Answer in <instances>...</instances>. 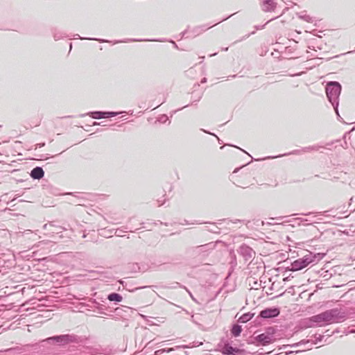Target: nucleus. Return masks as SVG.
<instances>
[{
    "label": "nucleus",
    "instance_id": "obj_1",
    "mask_svg": "<svg viewBox=\"0 0 355 355\" xmlns=\"http://www.w3.org/2000/svg\"><path fill=\"white\" fill-rule=\"evenodd\" d=\"M349 311L346 309L333 308L319 313V319L324 327L331 324L341 323L349 317Z\"/></svg>",
    "mask_w": 355,
    "mask_h": 355
},
{
    "label": "nucleus",
    "instance_id": "obj_2",
    "mask_svg": "<svg viewBox=\"0 0 355 355\" xmlns=\"http://www.w3.org/2000/svg\"><path fill=\"white\" fill-rule=\"evenodd\" d=\"M325 256V253L309 252L303 257L291 263V266L285 268L286 271H298L307 267L311 263H317Z\"/></svg>",
    "mask_w": 355,
    "mask_h": 355
},
{
    "label": "nucleus",
    "instance_id": "obj_3",
    "mask_svg": "<svg viewBox=\"0 0 355 355\" xmlns=\"http://www.w3.org/2000/svg\"><path fill=\"white\" fill-rule=\"evenodd\" d=\"M83 341L82 336L73 334H60L44 339L41 343L57 345L60 347L65 346L70 343H80Z\"/></svg>",
    "mask_w": 355,
    "mask_h": 355
},
{
    "label": "nucleus",
    "instance_id": "obj_4",
    "mask_svg": "<svg viewBox=\"0 0 355 355\" xmlns=\"http://www.w3.org/2000/svg\"><path fill=\"white\" fill-rule=\"evenodd\" d=\"M342 91V85L338 81H329L325 86V93L329 102L334 110L339 106V97Z\"/></svg>",
    "mask_w": 355,
    "mask_h": 355
},
{
    "label": "nucleus",
    "instance_id": "obj_5",
    "mask_svg": "<svg viewBox=\"0 0 355 355\" xmlns=\"http://www.w3.org/2000/svg\"><path fill=\"white\" fill-rule=\"evenodd\" d=\"M276 329L272 327L266 328L265 332L254 336L253 339L257 346H266L272 343L275 341L274 335Z\"/></svg>",
    "mask_w": 355,
    "mask_h": 355
},
{
    "label": "nucleus",
    "instance_id": "obj_6",
    "mask_svg": "<svg viewBox=\"0 0 355 355\" xmlns=\"http://www.w3.org/2000/svg\"><path fill=\"white\" fill-rule=\"evenodd\" d=\"M215 247L216 244L214 242H209L204 245L191 247L187 250V253L193 258L198 257H205L209 254L210 252L213 250Z\"/></svg>",
    "mask_w": 355,
    "mask_h": 355
},
{
    "label": "nucleus",
    "instance_id": "obj_7",
    "mask_svg": "<svg viewBox=\"0 0 355 355\" xmlns=\"http://www.w3.org/2000/svg\"><path fill=\"white\" fill-rule=\"evenodd\" d=\"M218 348L223 355H243L245 352L243 349L232 347L231 343L225 338L220 339Z\"/></svg>",
    "mask_w": 355,
    "mask_h": 355
},
{
    "label": "nucleus",
    "instance_id": "obj_8",
    "mask_svg": "<svg viewBox=\"0 0 355 355\" xmlns=\"http://www.w3.org/2000/svg\"><path fill=\"white\" fill-rule=\"evenodd\" d=\"M237 252L243 258L245 261H251L256 254L254 250L245 243H243L239 246Z\"/></svg>",
    "mask_w": 355,
    "mask_h": 355
},
{
    "label": "nucleus",
    "instance_id": "obj_9",
    "mask_svg": "<svg viewBox=\"0 0 355 355\" xmlns=\"http://www.w3.org/2000/svg\"><path fill=\"white\" fill-rule=\"evenodd\" d=\"M280 314V308L278 306L267 307L259 312V317L263 319H272Z\"/></svg>",
    "mask_w": 355,
    "mask_h": 355
},
{
    "label": "nucleus",
    "instance_id": "obj_10",
    "mask_svg": "<svg viewBox=\"0 0 355 355\" xmlns=\"http://www.w3.org/2000/svg\"><path fill=\"white\" fill-rule=\"evenodd\" d=\"M319 318L320 315L318 313L311 317L304 319L302 322L303 327L307 329L315 327H322V324L321 323V320L319 319Z\"/></svg>",
    "mask_w": 355,
    "mask_h": 355
},
{
    "label": "nucleus",
    "instance_id": "obj_11",
    "mask_svg": "<svg viewBox=\"0 0 355 355\" xmlns=\"http://www.w3.org/2000/svg\"><path fill=\"white\" fill-rule=\"evenodd\" d=\"M88 302L89 303L87 304V306L93 309L94 311H97V313L99 314L107 315L105 312V310H107V307L104 304L98 302L96 299L90 298L88 300Z\"/></svg>",
    "mask_w": 355,
    "mask_h": 355
},
{
    "label": "nucleus",
    "instance_id": "obj_12",
    "mask_svg": "<svg viewBox=\"0 0 355 355\" xmlns=\"http://www.w3.org/2000/svg\"><path fill=\"white\" fill-rule=\"evenodd\" d=\"M235 13L227 16V17L223 19L221 21H218V22L216 23L215 24H214L212 26H207V25H205V24L196 26L189 33H191L193 37H196V36L200 35V33H202V32H205V31H207L209 28H211L212 26H215V25L222 22L223 21L227 20V19L230 18Z\"/></svg>",
    "mask_w": 355,
    "mask_h": 355
},
{
    "label": "nucleus",
    "instance_id": "obj_13",
    "mask_svg": "<svg viewBox=\"0 0 355 355\" xmlns=\"http://www.w3.org/2000/svg\"><path fill=\"white\" fill-rule=\"evenodd\" d=\"M67 194L71 195L77 199V200L73 201V203H76L78 205H83L84 202L88 199V197L89 196V193L79 192H71L67 193Z\"/></svg>",
    "mask_w": 355,
    "mask_h": 355
},
{
    "label": "nucleus",
    "instance_id": "obj_14",
    "mask_svg": "<svg viewBox=\"0 0 355 355\" xmlns=\"http://www.w3.org/2000/svg\"><path fill=\"white\" fill-rule=\"evenodd\" d=\"M85 116H89L92 119H107V111H90L85 114H80V117H84Z\"/></svg>",
    "mask_w": 355,
    "mask_h": 355
},
{
    "label": "nucleus",
    "instance_id": "obj_15",
    "mask_svg": "<svg viewBox=\"0 0 355 355\" xmlns=\"http://www.w3.org/2000/svg\"><path fill=\"white\" fill-rule=\"evenodd\" d=\"M30 175L33 180H40L44 175V171L41 166H35L31 170Z\"/></svg>",
    "mask_w": 355,
    "mask_h": 355
},
{
    "label": "nucleus",
    "instance_id": "obj_16",
    "mask_svg": "<svg viewBox=\"0 0 355 355\" xmlns=\"http://www.w3.org/2000/svg\"><path fill=\"white\" fill-rule=\"evenodd\" d=\"M263 10L266 12H270L276 8L277 3L274 0H262Z\"/></svg>",
    "mask_w": 355,
    "mask_h": 355
},
{
    "label": "nucleus",
    "instance_id": "obj_17",
    "mask_svg": "<svg viewBox=\"0 0 355 355\" xmlns=\"http://www.w3.org/2000/svg\"><path fill=\"white\" fill-rule=\"evenodd\" d=\"M106 299L110 302H114L115 304H117L123 300V297L121 294L113 292L108 294Z\"/></svg>",
    "mask_w": 355,
    "mask_h": 355
},
{
    "label": "nucleus",
    "instance_id": "obj_18",
    "mask_svg": "<svg viewBox=\"0 0 355 355\" xmlns=\"http://www.w3.org/2000/svg\"><path fill=\"white\" fill-rule=\"evenodd\" d=\"M132 311V309L128 306H122L121 307H117L114 309V313L116 315H120L121 317L126 316L124 313H128Z\"/></svg>",
    "mask_w": 355,
    "mask_h": 355
},
{
    "label": "nucleus",
    "instance_id": "obj_19",
    "mask_svg": "<svg viewBox=\"0 0 355 355\" xmlns=\"http://www.w3.org/2000/svg\"><path fill=\"white\" fill-rule=\"evenodd\" d=\"M254 315V313L248 312L242 314L238 319V322L241 323H246L250 321Z\"/></svg>",
    "mask_w": 355,
    "mask_h": 355
},
{
    "label": "nucleus",
    "instance_id": "obj_20",
    "mask_svg": "<svg viewBox=\"0 0 355 355\" xmlns=\"http://www.w3.org/2000/svg\"><path fill=\"white\" fill-rule=\"evenodd\" d=\"M231 334L234 337H238L242 331V327L238 324H233L230 329Z\"/></svg>",
    "mask_w": 355,
    "mask_h": 355
},
{
    "label": "nucleus",
    "instance_id": "obj_21",
    "mask_svg": "<svg viewBox=\"0 0 355 355\" xmlns=\"http://www.w3.org/2000/svg\"><path fill=\"white\" fill-rule=\"evenodd\" d=\"M119 282L120 284H121L124 289L130 291V292H135V291H137L139 289L145 288L148 286H139V287H135V288H128V283L125 282L123 280L120 279L119 280Z\"/></svg>",
    "mask_w": 355,
    "mask_h": 355
},
{
    "label": "nucleus",
    "instance_id": "obj_22",
    "mask_svg": "<svg viewBox=\"0 0 355 355\" xmlns=\"http://www.w3.org/2000/svg\"><path fill=\"white\" fill-rule=\"evenodd\" d=\"M303 153V150H302V148L301 149H296V150H294L293 151H291L288 153H284L283 155H279L277 156H274V157H268V158H277V157H283V156H288V155H300L301 153Z\"/></svg>",
    "mask_w": 355,
    "mask_h": 355
},
{
    "label": "nucleus",
    "instance_id": "obj_23",
    "mask_svg": "<svg viewBox=\"0 0 355 355\" xmlns=\"http://www.w3.org/2000/svg\"><path fill=\"white\" fill-rule=\"evenodd\" d=\"M297 15L300 19H303L307 22H309V23L313 22V17L306 15L304 11L297 13Z\"/></svg>",
    "mask_w": 355,
    "mask_h": 355
},
{
    "label": "nucleus",
    "instance_id": "obj_24",
    "mask_svg": "<svg viewBox=\"0 0 355 355\" xmlns=\"http://www.w3.org/2000/svg\"><path fill=\"white\" fill-rule=\"evenodd\" d=\"M309 343V340H302L301 341H300L298 343H294V344L290 345V347H297L301 345L302 344H306V343ZM288 347H289V345H282L279 348V349H285Z\"/></svg>",
    "mask_w": 355,
    "mask_h": 355
},
{
    "label": "nucleus",
    "instance_id": "obj_25",
    "mask_svg": "<svg viewBox=\"0 0 355 355\" xmlns=\"http://www.w3.org/2000/svg\"><path fill=\"white\" fill-rule=\"evenodd\" d=\"M76 38H79L80 40H96L99 42L100 43L110 42V41L105 39H98L94 37H81L78 34L75 35Z\"/></svg>",
    "mask_w": 355,
    "mask_h": 355
},
{
    "label": "nucleus",
    "instance_id": "obj_26",
    "mask_svg": "<svg viewBox=\"0 0 355 355\" xmlns=\"http://www.w3.org/2000/svg\"><path fill=\"white\" fill-rule=\"evenodd\" d=\"M53 37L55 41H58V40L64 37L65 35L62 33H61L60 31H57L56 30H54L53 32Z\"/></svg>",
    "mask_w": 355,
    "mask_h": 355
},
{
    "label": "nucleus",
    "instance_id": "obj_27",
    "mask_svg": "<svg viewBox=\"0 0 355 355\" xmlns=\"http://www.w3.org/2000/svg\"><path fill=\"white\" fill-rule=\"evenodd\" d=\"M319 148H320V146H311L302 148V150H303V153H308V152H311L312 150H318Z\"/></svg>",
    "mask_w": 355,
    "mask_h": 355
},
{
    "label": "nucleus",
    "instance_id": "obj_28",
    "mask_svg": "<svg viewBox=\"0 0 355 355\" xmlns=\"http://www.w3.org/2000/svg\"><path fill=\"white\" fill-rule=\"evenodd\" d=\"M52 227L53 229L51 230L50 232L53 233V234H54V233L59 234V233L62 232V231L63 230H64V227H62L61 226H55V225H54V227Z\"/></svg>",
    "mask_w": 355,
    "mask_h": 355
},
{
    "label": "nucleus",
    "instance_id": "obj_29",
    "mask_svg": "<svg viewBox=\"0 0 355 355\" xmlns=\"http://www.w3.org/2000/svg\"><path fill=\"white\" fill-rule=\"evenodd\" d=\"M324 335H321V334H315L313 335V337L315 338V340L313 341V344H317L319 342H321L324 338Z\"/></svg>",
    "mask_w": 355,
    "mask_h": 355
},
{
    "label": "nucleus",
    "instance_id": "obj_30",
    "mask_svg": "<svg viewBox=\"0 0 355 355\" xmlns=\"http://www.w3.org/2000/svg\"><path fill=\"white\" fill-rule=\"evenodd\" d=\"M140 41H150L149 40H139V39H128L125 41H122L123 42H140ZM151 41H157L156 40H152ZM121 41H115L114 44H116L119 42H121Z\"/></svg>",
    "mask_w": 355,
    "mask_h": 355
},
{
    "label": "nucleus",
    "instance_id": "obj_31",
    "mask_svg": "<svg viewBox=\"0 0 355 355\" xmlns=\"http://www.w3.org/2000/svg\"><path fill=\"white\" fill-rule=\"evenodd\" d=\"M200 130L202 131L205 133L214 136L215 137H216V139H217V140H218L219 144H222L223 143V141L216 135H215L214 133L211 132H209V131H208L207 130H205L203 128H201Z\"/></svg>",
    "mask_w": 355,
    "mask_h": 355
},
{
    "label": "nucleus",
    "instance_id": "obj_32",
    "mask_svg": "<svg viewBox=\"0 0 355 355\" xmlns=\"http://www.w3.org/2000/svg\"><path fill=\"white\" fill-rule=\"evenodd\" d=\"M120 114L119 112L107 111V117L112 118L118 116Z\"/></svg>",
    "mask_w": 355,
    "mask_h": 355
},
{
    "label": "nucleus",
    "instance_id": "obj_33",
    "mask_svg": "<svg viewBox=\"0 0 355 355\" xmlns=\"http://www.w3.org/2000/svg\"><path fill=\"white\" fill-rule=\"evenodd\" d=\"M123 228H124V230H119V229L116 230V232H115V234L117 236H121V232H132V230H128V228L127 227H125Z\"/></svg>",
    "mask_w": 355,
    "mask_h": 355
},
{
    "label": "nucleus",
    "instance_id": "obj_34",
    "mask_svg": "<svg viewBox=\"0 0 355 355\" xmlns=\"http://www.w3.org/2000/svg\"><path fill=\"white\" fill-rule=\"evenodd\" d=\"M54 227V222L53 221L50 222L49 223H46V224L44 225L43 229L50 232L51 230L49 229V227Z\"/></svg>",
    "mask_w": 355,
    "mask_h": 355
},
{
    "label": "nucleus",
    "instance_id": "obj_35",
    "mask_svg": "<svg viewBox=\"0 0 355 355\" xmlns=\"http://www.w3.org/2000/svg\"><path fill=\"white\" fill-rule=\"evenodd\" d=\"M177 282H175L173 285V286H166V285H162V286H159L160 288H171V289H174V288H176L178 286L180 287L179 285H177L176 284Z\"/></svg>",
    "mask_w": 355,
    "mask_h": 355
},
{
    "label": "nucleus",
    "instance_id": "obj_36",
    "mask_svg": "<svg viewBox=\"0 0 355 355\" xmlns=\"http://www.w3.org/2000/svg\"><path fill=\"white\" fill-rule=\"evenodd\" d=\"M220 229L219 227H218L217 226H215L214 229H209L207 230L209 232L214 233V234H220Z\"/></svg>",
    "mask_w": 355,
    "mask_h": 355
},
{
    "label": "nucleus",
    "instance_id": "obj_37",
    "mask_svg": "<svg viewBox=\"0 0 355 355\" xmlns=\"http://www.w3.org/2000/svg\"><path fill=\"white\" fill-rule=\"evenodd\" d=\"M167 121H168V118L166 114L162 115L159 119V121L161 123H166Z\"/></svg>",
    "mask_w": 355,
    "mask_h": 355
},
{
    "label": "nucleus",
    "instance_id": "obj_38",
    "mask_svg": "<svg viewBox=\"0 0 355 355\" xmlns=\"http://www.w3.org/2000/svg\"><path fill=\"white\" fill-rule=\"evenodd\" d=\"M254 31L252 32L251 33H249V34H247V35H244V36H243L242 38H241L240 40H236V41L234 42H233V44H236V43H237V42H241V41H242V40H243L247 39V38H248V37L251 34H254Z\"/></svg>",
    "mask_w": 355,
    "mask_h": 355
},
{
    "label": "nucleus",
    "instance_id": "obj_39",
    "mask_svg": "<svg viewBox=\"0 0 355 355\" xmlns=\"http://www.w3.org/2000/svg\"><path fill=\"white\" fill-rule=\"evenodd\" d=\"M336 114V116H337V119L340 121H343V119L342 117L340 116V114H339V111H338V107H337V110H334Z\"/></svg>",
    "mask_w": 355,
    "mask_h": 355
},
{
    "label": "nucleus",
    "instance_id": "obj_40",
    "mask_svg": "<svg viewBox=\"0 0 355 355\" xmlns=\"http://www.w3.org/2000/svg\"><path fill=\"white\" fill-rule=\"evenodd\" d=\"M177 285H179L180 288H184L189 294V295L192 297V299H194L191 293L184 286L181 285L180 283H176Z\"/></svg>",
    "mask_w": 355,
    "mask_h": 355
},
{
    "label": "nucleus",
    "instance_id": "obj_41",
    "mask_svg": "<svg viewBox=\"0 0 355 355\" xmlns=\"http://www.w3.org/2000/svg\"><path fill=\"white\" fill-rule=\"evenodd\" d=\"M202 94L199 95L198 97L194 98L193 101H192V103H195L196 105V103L200 101V100L202 98Z\"/></svg>",
    "mask_w": 355,
    "mask_h": 355
},
{
    "label": "nucleus",
    "instance_id": "obj_42",
    "mask_svg": "<svg viewBox=\"0 0 355 355\" xmlns=\"http://www.w3.org/2000/svg\"><path fill=\"white\" fill-rule=\"evenodd\" d=\"M300 352H301V351L300 350H297V351H288V352H285V354L286 355H291V354H292L293 353H298Z\"/></svg>",
    "mask_w": 355,
    "mask_h": 355
},
{
    "label": "nucleus",
    "instance_id": "obj_43",
    "mask_svg": "<svg viewBox=\"0 0 355 355\" xmlns=\"http://www.w3.org/2000/svg\"><path fill=\"white\" fill-rule=\"evenodd\" d=\"M187 33H188V30H185L183 32H182L180 33V38L182 39V38L185 37V35L187 34Z\"/></svg>",
    "mask_w": 355,
    "mask_h": 355
},
{
    "label": "nucleus",
    "instance_id": "obj_44",
    "mask_svg": "<svg viewBox=\"0 0 355 355\" xmlns=\"http://www.w3.org/2000/svg\"><path fill=\"white\" fill-rule=\"evenodd\" d=\"M228 145L230 146L235 147V148L241 150V151L244 152L245 153H247L249 156H250V155H249L245 150H243L242 148H239V147H238L236 146H234V145H232V144H228Z\"/></svg>",
    "mask_w": 355,
    "mask_h": 355
},
{
    "label": "nucleus",
    "instance_id": "obj_45",
    "mask_svg": "<svg viewBox=\"0 0 355 355\" xmlns=\"http://www.w3.org/2000/svg\"><path fill=\"white\" fill-rule=\"evenodd\" d=\"M293 277L291 275H289L288 277H286L283 279L284 282H288L291 279V278H293Z\"/></svg>",
    "mask_w": 355,
    "mask_h": 355
},
{
    "label": "nucleus",
    "instance_id": "obj_46",
    "mask_svg": "<svg viewBox=\"0 0 355 355\" xmlns=\"http://www.w3.org/2000/svg\"><path fill=\"white\" fill-rule=\"evenodd\" d=\"M44 146H45V143L44 142L37 144H36V148H42V147H43Z\"/></svg>",
    "mask_w": 355,
    "mask_h": 355
},
{
    "label": "nucleus",
    "instance_id": "obj_47",
    "mask_svg": "<svg viewBox=\"0 0 355 355\" xmlns=\"http://www.w3.org/2000/svg\"><path fill=\"white\" fill-rule=\"evenodd\" d=\"M295 220H300V222H304V221H307L308 220L306 218H295Z\"/></svg>",
    "mask_w": 355,
    "mask_h": 355
},
{
    "label": "nucleus",
    "instance_id": "obj_48",
    "mask_svg": "<svg viewBox=\"0 0 355 355\" xmlns=\"http://www.w3.org/2000/svg\"><path fill=\"white\" fill-rule=\"evenodd\" d=\"M166 97H164V98H163V100H162V101L160 102V103H159V104H158L155 107H159V105H161L162 104H163V103L166 101Z\"/></svg>",
    "mask_w": 355,
    "mask_h": 355
},
{
    "label": "nucleus",
    "instance_id": "obj_49",
    "mask_svg": "<svg viewBox=\"0 0 355 355\" xmlns=\"http://www.w3.org/2000/svg\"><path fill=\"white\" fill-rule=\"evenodd\" d=\"M265 26V25H263V26H256L255 28L257 30H260V29H262L263 27Z\"/></svg>",
    "mask_w": 355,
    "mask_h": 355
},
{
    "label": "nucleus",
    "instance_id": "obj_50",
    "mask_svg": "<svg viewBox=\"0 0 355 355\" xmlns=\"http://www.w3.org/2000/svg\"><path fill=\"white\" fill-rule=\"evenodd\" d=\"M101 123H99V122H96V121H94L93 123H92V125L93 126H96V125H101Z\"/></svg>",
    "mask_w": 355,
    "mask_h": 355
},
{
    "label": "nucleus",
    "instance_id": "obj_51",
    "mask_svg": "<svg viewBox=\"0 0 355 355\" xmlns=\"http://www.w3.org/2000/svg\"><path fill=\"white\" fill-rule=\"evenodd\" d=\"M206 82H207V78H202V80H201V81H200V83H206Z\"/></svg>",
    "mask_w": 355,
    "mask_h": 355
},
{
    "label": "nucleus",
    "instance_id": "obj_52",
    "mask_svg": "<svg viewBox=\"0 0 355 355\" xmlns=\"http://www.w3.org/2000/svg\"><path fill=\"white\" fill-rule=\"evenodd\" d=\"M232 222L233 223H237L238 222H241V220H239V219H236V220H232Z\"/></svg>",
    "mask_w": 355,
    "mask_h": 355
},
{
    "label": "nucleus",
    "instance_id": "obj_53",
    "mask_svg": "<svg viewBox=\"0 0 355 355\" xmlns=\"http://www.w3.org/2000/svg\"><path fill=\"white\" fill-rule=\"evenodd\" d=\"M189 104L183 106L182 107L179 108L178 110H182V109H184V108H185V107H189Z\"/></svg>",
    "mask_w": 355,
    "mask_h": 355
},
{
    "label": "nucleus",
    "instance_id": "obj_54",
    "mask_svg": "<svg viewBox=\"0 0 355 355\" xmlns=\"http://www.w3.org/2000/svg\"><path fill=\"white\" fill-rule=\"evenodd\" d=\"M338 332H339L338 329H336V330H334V331L331 332V334H334L338 333Z\"/></svg>",
    "mask_w": 355,
    "mask_h": 355
},
{
    "label": "nucleus",
    "instance_id": "obj_55",
    "mask_svg": "<svg viewBox=\"0 0 355 355\" xmlns=\"http://www.w3.org/2000/svg\"><path fill=\"white\" fill-rule=\"evenodd\" d=\"M222 51H228V47H224L221 49Z\"/></svg>",
    "mask_w": 355,
    "mask_h": 355
},
{
    "label": "nucleus",
    "instance_id": "obj_56",
    "mask_svg": "<svg viewBox=\"0 0 355 355\" xmlns=\"http://www.w3.org/2000/svg\"><path fill=\"white\" fill-rule=\"evenodd\" d=\"M325 333L327 334V335H326V336H331V335H332L331 334H329V330H327V331H325Z\"/></svg>",
    "mask_w": 355,
    "mask_h": 355
},
{
    "label": "nucleus",
    "instance_id": "obj_57",
    "mask_svg": "<svg viewBox=\"0 0 355 355\" xmlns=\"http://www.w3.org/2000/svg\"><path fill=\"white\" fill-rule=\"evenodd\" d=\"M311 214H312V212H309L307 214H302V215L309 216V215H311Z\"/></svg>",
    "mask_w": 355,
    "mask_h": 355
},
{
    "label": "nucleus",
    "instance_id": "obj_58",
    "mask_svg": "<svg viewBox=\"0 0 355 355\" xmlns=\"http://www.w3.org/2000/svg\"><path fill=\"white\" fill-rule=\"evenodd\" d=\"M128 288H134L131 285H129L128 284Z\"/></svg>",
    "mask_w": 355,
    "mask_h": 355
},
{
    "label": "nucleus",
    "instance_id": "obj_59",
    "mask_svg": "<svg viewBox=\"0 0 355 355\" xmlns=\"http://www.w3.org/2000/svg\"><path fill=\"white\" fill-rule=\"evenodd\" d=\"M184 225V223H182ZM184 224L188 225L189 224V222L187 220H184Z\"/></svg>",
    "mask_w": 355,
    "mask_h": 355
},
{
    "label": "nucleus",
    "instance_id": "obj_60",
    "mask_svg": "<svg viewBox=\"0 0 355 355\" xmlns=\"http://www.w3.org/2000/svg\"><path fill=\"white\" fill-rule=\"evenodd\" d=\"M323 277H326V278H328L329 275H328V274H325V275H323Z\"/></svg>",
    "mask_w": 355,
    "mask_h": 355
},
{
    "label": "nucleus",
    "instance_id": "obj_61",
    "mask_svg": "<svg viewBox=\"0 0 355 355\" xmlns=\"http://www.w3.org/2000/svg\"><path fill=\"white\" fill-rule=\"evenodd\" d=\"M217 53H213V54H211V55H210V56H214V55H217Z\"/></svg>",
    "mask_w": 355,
    "mask_h": 355
},
{
    "label": "nucleus",
    "instance_id": "obj_62",
    "mask_svg": "<svg viewBox=\"0 0 355 355\" xmlns=\"http://www.w3.org/2000/svg\"><path fill=\"white\" fill-rule=\"evenodd\" d=\"M349 53H355V49L354 51H349L348 52Z\"/></svg>",
    "mask_w": 355,
    "mask_h": 355
},
{
    "label": "nucleus",
    "instance_id": "obj_63",
    "mask_svg": "<svg viewBox=\"0 0 355 355\" xmlns=\"http://www.w3.org/2000/svg\"><path fill=\"white\" fill-rule=\"evenodd\" d=\"M239 171V168H236L234 171V173H236Z\"/></svg>",
    "mask_w": 355,
    "mask_h": 355
},
{
    "label": "nucleus",
    "instance_id": "obj_64",
    "mask_svg": "<svg viewBox=\"0 0 355 355\" xmlns=\"http://www.w3.org/2000/svg\"><path fill=\"white\" fill-rule=\"evenodd\" d=\"M101 301L102 302H105V300H104V299H103V298H101Z\"/></svg>",
    "mask_w": 355,
    "mask_h": 355
}]
</instances>
